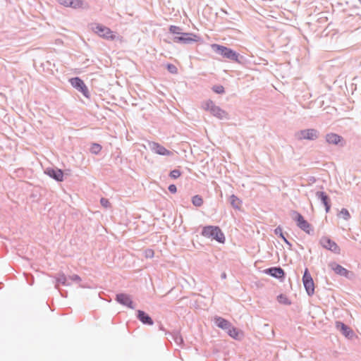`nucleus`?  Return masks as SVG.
Segmentation results:
<instances>
[{"mask_svg": "<svg viewBox=\"0 0 361 361\" xmlns=\"http://www.w3.org/2000/svg\"><path fill=\"white\" fill-rule=\"evenodd\" d=\"M302 282L307 294L309 295H313L314 293V283L307 269L305 270Z\"/></svg>", "mask_w": 361, "mask_h": 361, "instance_id": "0eeeda50", "label": "nucleus"}, {"mask_svg": "<svg viewBox=\"0 0 361 361\" xmlns=\"http://www.w3.org/2000/svg\"><path fill=\"white\" fill-rule=\"evenodd\" d=\"M317 196L321 199L325 206L326 212L328 213L331 207L329 197L324 192L321 191L317 192Z\"/></svg>", "mask_w": 361, "mask_h": 361, "instance_id": "dca6fc26", "label": "nucleus"}, {"mask_svg": "<svg viewBox=\"0 0 361 361\" xmlns=\"http://www.w3.org/2000/svg\"><path fill=\"white\" fill-rule=\"evenodd\" d=\"M275 233L276 234H278L280 235V236L283 239V240L288 243V240H286V238L283 236L282 232H281V230L280 228H276L275 230Z\"/></svg>", "mask_w": 361, "mask_h": 361, "instance_id": "473e14b6", "label": "nucleus"}, {"mask_svg": "<svg viewBox=\"0 0 361 361\" xmlns=\"http://www.w3.org/2000/svg\"><path fill=\"white\" fill-rule=\"evenodd\" d=\"M210 47L216 54L225 60L245 66L251 63V61L248 58L226 45L213 43L210 44Z\"/></svg>", "mask_w": 361, "mask_h": 361, "instance_id": "f03ea898", "label": "nucleus"}, {"mask_svg": "<svg viewBox=\"0 0 361 361\" xmlns=\"http://www.w3.org/2000/svg\"><path fill=\"white\" fill-rule=\"evenodd\" d=\"M342 140V137L336 133H329L326 135V140L329 144L337 145Z\"/></svg>", "mask_w": 361, "mask_h": 361, "instance_id": "f3484780", "label": "nucleus"}, {"mask_svg": "<svg viewBox=\"0 0 361 361\" xmlns=\"http://www.w3.org/2000/svg\"><path fill=\"white\" fill-rule=\"evenodd\" d=\"M61 6L73 9L83 8L85 1L83 0H56Z\"/></svg>", "mask_w": 361, "mask_h": 361, "instance_id": "9d476101", "label": "nucleus"}, {"mask_svg": "<svg viewBox=\"0 0 361 361\" xmlns=\"http://www.w3.org/2000/svg\"><path fill=\"white\" fill-rule=\"evenodd\" d=\"M165 67L167 71L171 74H176L178 73L177 67L173 63H167Z\"/></svg>", "mask_w": 361, "mask_h": 361, "instance_id": "b1692460", "label": "nucleus"}, {"mask_svg": "<svg viewBox=\"0 0 361 361\" xmlns=\"http://www.w3.org/2000/svg\"><path fill=\"white\" fill-rule=\"evenodd\" d=\"M100 202H101V204L105 208H107L111 206V204L107 199L102 198L100 200Z\"/></svg>", "mask_w": 361, "mask_h": 361, "instance_id": "7c9ffc66", "label": "nucleus"}, {"mask_svg": "<svg viewBox=\"0 0 361 361\" xmlns=\"http://www.w3.org/2000/svg\"><path fill=\"white\" fill-rule=\"evenodd\" d=\"M221 11L223 13H224L227 14V11H226L225 9L221 8Z\"/></svg>", "mask_w": 361, "mask_h": 361, "instance_id": "e433bc0d", "label": "nucleus"}, {"mask_svg": "<svg viewBox=\"0 0 361 361\" xmlns=\"http://www.w3.org/2000/svg\"><path fill=\"white\" fill-rule=\"evenodd\" d=\"M137 317L139 319L145 324L152 325L153 321L151 319V317L147 315L145 312L138 310L137 312Z\"/></svg>", "mask_w": 361, "mask_h": 361, "instance_id": "a211bd4d", "label": "nucleus"}, {"mask_svg": "<svg viewBox=\"0 0 361 361\" xmlns=\"http://www.w3.org/2000/svg\"><path fill=\"white\" fill-rule=\"evenodd\" d=\"M163 41L167 44H171V41L180 44H191L195 42L203 43V38L194 32H183L180 26L171 25L169 27L167 38Z\"/></svg>", "mask_w": 361, "mask_h": 361, "instance_id": "f257e3e1", "label": "nucleus"}, {"mask_svg": "<svg viewBox=\"0 0 361 361\" xmlns=\"http://www.w3.org/2000/svg\"><path fill=\"white\" fill-rule=\"evenodd\" d=\"M293 219L297 222L298 226L307 233H310L311 225L298 212H293Z\"/></svg>", "mask_w": 361, "mask_h": 361, "instance_id": "6e6552de", "label": "nucleus"}, {"mask_svg": "<svg viewBox=\"0 0 361 361\" xmlns=\"http://www.w3.org/2000/svg\"><path fill=\"white\" fill-rule=\"evenodd\" d=\"M277 300L279 303L283 305H290V301L288 298V297L285 295L281 294L277 297Z\"/></svg>", "mask_w": 361, "mask_h": 361, "instance_id": "393cba45", "label": "nucleus"}, {"mask_svg": "<svg viewBox=\"0 0 361 361\" xmlns=\"http://www.w3.org/2000/svg\"><path fill=\"white\" fill-rule=\"evenodd\" d=\"M6 1H8V0H5Z\"/></svg>", "mask_w": 361, "mask_h": 361, "instance_id": "58836bf2", "label": "nucleus"}, {"mask_svg": "<svg viewBox=\"0 0 361 361\" xmlns=\"http://www.w3.org/2000/svg\"><path fill=\"white\" fill-rule=\"evenodd\" d=\"M230 200H231V205L235 208V209H239L241 207V200L237 197L235 195H232L231 197H230Z\"/></svg>", "mask_w": 361, "mask_h": 361, "instance_id": "412c9836", "label": "nucleus"}, {"mask_svg": "<svg viewBox=\"0 0 361 361\" xmlns=\"http://www.w3.org/2000/svg\"><path fill=\"white\" fill-rule=\"evenodd\" d=\"M203 107L205 110L209 111L214 116L221 119L227 118V113L216 106L212 101L205 102Z\"/></svg>", "mask_w": 361, "mask_h": 361, "instance_id": "39448f33", "label": "nucleus"}, {"mask_svg": "<svg viewBox=\"0 0 361 361\" xmlns=\"http://www.w3.org/2000/svg\"><path fill=\"white\" fill-rule=\"evenodd\" d=\"M71 85L76 90H88L87 86L85 85L82 79L79 76H74L68 79Z\"/></svg>", "mask_w": 361, "mask_h": 361, "instance_id": "9b49d317", "label": "nucleus"}, {"mask_svg": "<svg viewBox=\"0 0 361 361\" xmlns=\"http://www.w3.org/2000/svg\"><path fill=\"white\" fill-rule=\"evenodd\" d=\"M214 321L216 326L222 329L226 330L231 327L230 322L222 317H216Z\"/></svg>", "mask_w": 361, "mask_h": 361, "instance_id": "6ab92c4d", "label": "nucleus"}, {"mask_svg": "<svg viewBox=\"0 0 361 361\" xmlns=\"http://www.w3.org/2000/svg\"><path fill=\"white\" fill-rule=\"evenodd\" d=\"M88 27L99 37L106 39L114 41L118 38L116 32L111 30L109 27L99 23H90L88 25Z\"/></svg>", "mask_w": 361, "mask_h": 361, "instance_id": "7ed1b4c3", "label": "nucleus"}, {"mask_svg": "<svg viewBox=\"0 0 361 361\" xmlns=\"http://www.w3.org/2000/svg\"><path fill=\"white\" fill-rule=\"evenodd\" d=\"M339 216L345 220H348L350 219V215L349 212L346 209H342L339 213Z\"/></svg>", "mask_w": 361, "mask_h": 361, "instance_id": "cd10ccee", "label": "nucleus"}, {"mask_svg": "<svg viewBox=\"0 0 361 361\" xmlns=\"http://www.w3.org/2000/svg\"><path fill=\"white\" fill-rule=\"evenodd\" d=\"M149 147L154 152L159 155L170 156L172 154L171 151L168 150L164 146L157 142H150Z\"/></svg>", "mask_w": 361, "mask_h": 361, "instance_id": "f8f14e48", "label": "nucleus"}, {"mask_svg": "<svg viewBox=\"0 0 361 361\" xmlns=\"http://www.w3.org/2000/svg\"><path fill=\"white\" fill-rule=\"evenodd\" d=\"M180 175H181V172L178 169H174V170L171 171L170 173V176L173 179L179 178L180 176Z\"/></svg>", "mask_w": 361, "mask_h": 361, "instance_id": "c85d7f7f", "label": "nucleus"}, {"mask_svg": "<svg viewBox=\"0 0 361 361\" xmlns=\"http://www.w3.org/2000/svg\"><path fill=\"white\" fill-rule=\"evenodd\" d=\"M66 276L64 274H59L57 278H56V281L57 283H62L63 285H65L66 284Z\"/></svg>", "mask_w": 361, "mask_h": 361, "instance_id": "c756f323", "label": "nucleus"}, {"mask_svg": "<svg viewBox=\"0 0 361 361\" xmlns=\"http://www.w3.org/2000/svg\"><path fill=\"white\" fill-rule=\"evenodd\" d=\"M192 202L195 207H200L203 204V200L200 195L192 197Z\"/></svg>", "mask_w": 361, "mask_h": 361, "instance_id": "a878e982", "label": "nucleus"}, {"mask_svg": "<svg viewBox=\"0 0 361 361\" xmlns=\"http://www.w3.org/2000/svg\"><path fill=\"white\" fill-rule=\"evenodd\" d=\"M202 235L204 237L216 240V241L221 243H224L225 241V236L218 226H204L202 229Z\"/></svg>", "mask_w": 361, "mask_h": 361, "instance_id": "20e7f679", "label": "nucleus"}, {"mask_svg": "<svg viewBox=\"0 0 361 361\" xmlns=\"http://www.w3.org/2000/svg\"><path fill=\"white\" fill-rule=\"evenodd\" d=\"M269 273L271 276L276 277V278H281L284 275L283 270L281 268H276V267L269 269Z\"/></svg>", "mask_w": 361, "mask_h": 361, "instance_id": "aec40b11", "label": "nucleus"}, {"mask_svg": "<svg viewBox=\"0 0 361 361\" xmlns=\"http://www.w3.org/2000/svg\"><path fill=\"white\" fill-rule=\"evenodd\" d=\"M319 133L315 129H305L298 131L295 136L298 140H313L318 137Z\"/></svg>", "mask_w": 361, "mask_h": 361, "instance_id": "423d86ee", "label": "nucleus"}, {"mask_svg": "<svg viewBox=\"0 0 361 361\" xmlns=\"http://www.w3.org/2000/svg\"><path fill=\"white\" fill-rule=\"evenodd\" d=\"M320 244L323 247L334 253L338 254L340 252V248L338 245L328 237H323L320 240Z\"/></svg>", "mask_w": 361, "mask_h": 361, "instance_id": "1a4fd4ad", "label": "nucleus"}, {"mask_svg": "<svg viewBox=\"0 0 361 361\" xmlns=\"http://www.w3.org/2000/svg\"><path fill=\"white\" fill-rule=\"evenodd\" d=\"M45 173L57 181L63 180V173L61 169H47Z\"/></svg>", "mask_w": 361, "mask_h": 361, "instance_id": "ddd939ff", "label": "nucleus"}, {"mask_svg": "<svg viewBox=\"0 0 361 361\" xmlns=\"http://www.w3.org/2000/svg\"><path fill=\"white\" fill-rule=\"evenodd\" d=\"M329 266L331 268V269L334 270L335 273L338 275L347 276L348 274V271L347 269H345L342 266L335 262L331 263Z\"/></svg>", "mask_w": 361, "mask_h": 361, "instance_id": "2eb2a0df", "label": "nucleus"}, {"mask_svg": "<svg viewBox=\"0 0 361 361\" xmlns=\"http://www.w3.org/2000/svg\"><path fill=\"white\" fill-rule=\"evenodd\" d=\"M145 253H146V257H152L154 256V251L151 249L147 250Z\"/></svg>", "mask_w": 361, "mask_h": 361, "instance_id": "f704fd0d", "label": "nucleus"}, {"mask_svg": "<svg viewBox=\"0 0 361 361\" xmlns=\"http://www.w3.org/2000/svg\"><path fill=\"white\" fill-rule=\"evenodd\" d=\"M169 190L171 192V193H176V191H177V188H176V186L173 184L172 185H170L169 186Z\"/></svg>", "mask_w": 361, "mask_h": 361, "instance_id": "72a5a7b5", "label": "nucleus"}, {"mask_svg": "<svg viewBox=\"0 0 361 361\" xmlns=\"http://www.w3.org/2000/svg\"><path fill=\"white\" fill-rule=\"evenodd\" d=\"M101 150L102 146L97 143H93L90 148V151L93 154H98Z\"/></svg>", "mask_w": 361, "mask_h": 361, "instance_id": "bb28decb", "label": "nucleus"}, {"mask_svg": "<svg viewBox=\"0 0 361 361\" xmlns=\"http://www.w3.org/2000/svg\"><path fill=\"white\" fill-rule=\"evenodd\" d=\"M88 92H89L84 91V92H83V94H84V95H85V97H89V96H88V94H87V93H88Z\"/></svg>", "mask_w": 361, "mask_h": 361, "instance_id": "c9c22d12", "label": "nucleus"}, {"mask_svg": "<svg viewBox=\"0 0 361 361\" xmlns=\"http://www.w3.org/2000/svg\"><path fill=\"white\" fill-rule=\"evenodd\" d=\"M79 279V277H78V276H75L73 277V279Z\"/></svg>", "mask_w": 361, "mask_h": 361, "instance_id": "4c0bfd02", "label": "nucleus"}, {"mask_svg": "<svg viewBox=\"0 0 361 361\" xmlns=\"http://www.w3.org/2000/svg\"><path fill=\"white\" fill-rule=\"evenodd\" d=\"M116 300L123 305L133 308V302L131 300V298H130L129 295L126 294H118L116 295Z\"/></svg>", "mask_w": 361, "mask_h": 361, "instance_id": "4468645a", "label": "nucleus"}, {"mask_svg": "<svg viewBox=\"0 0 361 361\" xmlns=\"http://www.w3.org/2000/svg\"><path fill=\"white\" fill-rule=\"evenodd\" d=\"M336 327L340 329L345 336H348L350 332V328L345 325L343 323L337 322Z\"/></svg>", "mask_w": 361, "mask_h": 361, "instance_id": "4be33fe9", "label": "nucleus"}, {"mask_svg": "<svg viewBox=\"0 0 361 361\" xmlns=\"http://www.w3.org/2000/svg\"><path fill=\"white\" fill-rule=\"evenodd\" d=\"M211 90H224V87L221 85H216L212 87Z\"/></svg>", "mask_w": 361, "mask_h": 361, "instance_id": "2f4dec72", "label": "nucleus"}, {"mask_svg": "<svg viewBox=\"0 0 361 361\" xmlns=\"http://www.w3.org/2000/svg\"><path fill=\"white\" fill-rule=\"evenodd\" d=\"M228 331V334L230 336L235 339H238L239 338L240 332L239 331L235 329V327L232 326L231 325V327L229 329H226Z\"/></svg>", "mask_w": 361, "mask_h": 361, "instance_id": "5701e85b", "label": "nucleus"}]
</instances>
